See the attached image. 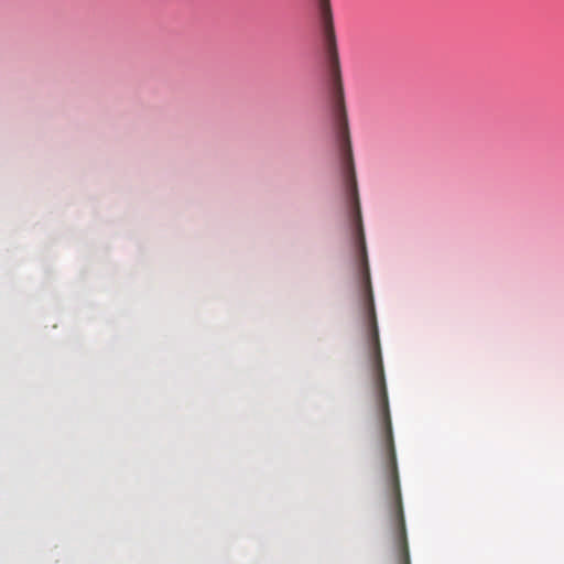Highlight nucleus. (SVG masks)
<instances>
[{
  "mask_svg": "<svg viewBox=\"0 0 564 564\" xmlns=\"http://www.w3.org/2000/svg\"><path fill=\"white\" fill-rule=\"evenodd\" d=\"M318 10L329 64L333 98L344 99V88L340 76V64L336 45L330 0H318Z\"/></svg>",
  "mask_w": 564,
  "mask_h": 564,
  "instance_id": "1",
  "label": "nucleus"
}]
</instances>
